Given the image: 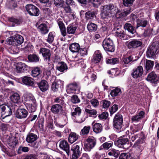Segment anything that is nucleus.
Here are the masks:
<instances>
[{
  "label": "nucleus",
  "instance_id": "obj_1",
  "mask_svg": "<svg viewBox=\"0 0 159 159\" xmlns=\"http://www.w3.org/2000/svg\"><path fill=\"white\" fill-rule=\"evenodd\" d=\"M131 9L121 12L116 6L112 3H109L102 7L101 10V16L103 18H107L111 16L115 15L117 18L124 17L129 14L131 12Z\"/></svg>",
  "mask_w": 159,
  "mask_h": 159
},
{
  "label": "nucleus",
  "instance_id": "obj_2",
  "mask_svg": "<svg viewBox=\"0 0 159 159\" xmlns=\"http://www.w3.org/2000/svg\"><path fill=\"white\" fill-rule=\"evenodd\" d=\"M23 37L19 34H16L14 36L10 37L7 39V44L14 46L21 45L24 42Z\"/></svg>",
  "mask_w": 159,
  "mask_h": 159
},
{
  "label": "nucleus",
  "instance_id": "obj_3",
  "mask_svg": "<svg viewBox=\"0 0 159 159\" xmlns=\"http://www.w3.org/2000/svg\"><path fill=\"white\" fill-rule=\"evenodd\" d=\"M123 118L122 115L117 113L113 119V126L116 129L117 131L120 132L123 130L122 128Z\"/></svg>",
  "mask_w": 159,
  "mask_h": 159
},
{
  "label": "nucleus",
  "instance_id": "obj_4",
  "mask_svg": "<svg viewBox=\"0 0 159 159\" xmlns=\"http://www.w3.org/2000/svg\"><path fill=\"white\" fill-rule=\"evenodd\" d=\"M159 52V44L153 43L148 47L146 52V56L148 57H152Z\"/></svg>",
  "mask_w": 159,
  "mask_h": 159
},
{
  "label": "nucleus",
  "instance_id": "obj_5",
  "mask_svg": "<svg viewBox=\"0 0 159 159\" xmlns=\"http://www.w3.org/2000/svg\"><path fill=\"white\" fill-rule=\"evenodd\" d=\"M96 142V138L92 136H89L84 144V150L86 151H90L95 146Z\"/></svg>",
  "mask_w": 159,
  "mask_h": 159
},
{
  "label": "nucleus",
  "instance_id": "obj_6",
  "mask_svg": "<svg viewBox=\"0 0 159 159\" xmlns=\"http://www.w3.org/2000/svg\"><path fill=\"white\" fill-rule=\"evenodd\" d=\"M102 46L106 51L114 52L115 46L112 40L109 38L105 39L102 42Z\"/></svg>",
  "mask_w": 159,
  "mask_h": 159
},
{
  "label": "nucleus",
  "instance_id": "obj_7",
  "mask_svg": "<svg viewBox=\"0 0 159 159\" xmlns=\"http://www.w3.org/2000/svg\"><path fill=\"white\" fill-rule=\"evenodd\" d=\"M96 78V73H92L91 69H89L87 71V75L84 78L83 81L85 84L89 85V84L94 82Z\"/></svg>",
  "mask_w": 159,
  "mask_h": 159
},
{
  "label": "nucleus",
  "instance_id": "obj_8",
  "mask_svg": "<svg viewBox=\"0 0 159 159\" xmlns=\"http://www.w3.org/2000/svg\"><path fill=\"white\" fill-rule=\"evenodd\" d=\"M37 139V136L36 134L33 133H30L28 134L26 138V141L30 143L29 145L35 148H38L37 143L35 141Z\"/></svg>",
  "mask_w": 159,
  "mask_h": 159
},
{
  "label": "nucleus",
  "instance_id": "obj_9",
  "mask_svg": "<svg viewBox=\"0 0 159 159\" xmlns=\"http://www.w3.org/2000/svg\"><path fill=\"white\" fill-rule=\"evenodd\" d=\"M26 9L29 14L31 16H38L39 14V9L34 5L29 4L26 6Z\"/></svg>",
  "mask_w": 159,
  "mask_h": 159
},
{
  "label": "nucleus",
  "instance_id": "obj_10",
  "mask_svg": "<svg viewBox=\"0 0 159 159\" xmlns=\"http://www.w3.org/2000/svg\"><path fill=\"white\" fill-rule=\"evenodd\" d=\"M56 76L52 75L51 80V81H54L51 86L52 90L54 92H56L58 91V89L61 87V84H62L63 83V82L60 80H56Z\"/></svg>",
  "mask_w": 159,
  "mask_h": 159
},
{
  "label": "nucleus",
  "instance_id": "obj_11",
  "mask_svg": "<svg viewBox=\"0 0 159 159\" xmlns=\"http://www.w3.org/2000/svg\"><path fill=\"white\" fill-rule=\"evenodd\" d=\"M129 142L128 139L120 138L115 143V144L119 148L126 149L127 145H129Z\"/></svg>",
  "mask_w": 159,
  "mask_h": 159
},
{
  "label": "nucleus",
  "instance_id": "obj_12",
  "mask_svg": "<svg viewBox=\"0 0 159 159\" xmlns=\"http://www.w3.org/2000/svg\"><path fill=\"white\" fill-rule=\"evenodd\" d=\"M127 46L128 48L133 49L139 47H142L143 43L141 41L139 40L134 39L129 42Z\"/></svg>",
  "mask_w": 159,
  "mask_h": 159
},
{
  "label": "nucleus",
  "instance_id": "obj_13",
  "mask_svg": "<svg viewBox=\"0 0 159 159\" xmlns=\"http://www.w3.org/2000/svg\"><path fill=\"white\" fill-rule=\"evenodd\" d=\"M79 89V84L75 82L71 83L68 85L66 91L68 94L74 93L76 90Z\"/></svg>",
  "mask_w": 159,
  "mask_h": 159
},
{
  "label": "nucleus",
  "instance_id": "obj_14",
  "mask_svg": "<svg viewBox=\"0 0 159 159\" xmlns=\"http://www.w3.org/2000/svg\"><path fill=\"white\" fill-rule=\"evenodd\" d=\"M28 114V111L24 108H19L16 113V117L18 119L26 118Z\"/></svg>",
  "mask_w": 159,
  "mask_h": 159
},
{
  "label": "nucleus",
  "instance_id": "obj_15",
  "mask_svg": "<svg viewBox=\"0 0 159 159\" xmlns=\"http://www.w3.org/2000/svg\"><path fill=\"white\" fill-rule=\"evenodd\" d=\"M143 73V70L142 66H139L136 68L134 69L132 76L134 78H137L141 77Z\"/></svg>",
  "mask_w": 159,
  "mask_h": 159
},
{
  "label": "nucleus",
  "instance_id": "obj_16",
  "mask_svg": "<svg viewBox=\"0 0 159 159\" xmlns=\"http://www.w3.org/2000/svg\"><path fill=\"white\" fill-rule=\"evenodd\" d=\"M28 67L25 63L19 62L16 65V71L18 73H23L27 70Z\"/></svg>",
  "mask_w": 159,
  "mask_h": 159
},
{
  "label": "nucleus",
  "instance_id": "obj_17",
  "mask_svg": "<svg viewBox=\"0 0 159 159\" xmlns=\"http://www.w3.org/2000/svg\"><path fill=\"white\" fill-rule=\"evenodd\" d=\"M39 54H41L44 60H49L51 55L50 50L45 48H42L39 50Z\"/></svg>",
  "mask_w": 159,
  "mask_h": 159
},
{
  "label": "nucleus",
  "instance_id": "obj_18",
  "mask_svg": "<svg viewBox=\"0 0 159 159\" xmlns=\"http://www.w3.org/2000/svg\"><path fill=\"white\" fill-rule=\"evenodd\" d=\"M51 111L53 114L58 115L63 113L62 112L63 108L59 104L52 105V106Z\"/></svg>",
  "mask_w": 159,
  "mask_h": 159
},
{
  "label": "nucleus",
  "instance_id": "obj_19",
  "mask_svg": "<svg viewBox=\"0 0 159 159\" xmlns=\"http://www.w3.org/2000/svg\"><path fill=\"white\" fill-rule=\"evenodd\" d=\"M80 147L76 144L73 145L71 148V150L72 152V156L74 158H78L80 156L81 152L80 150Z\"/></svg>",
  "mask_w": 159,
  "mask_h": 159
},
{
  "label": "nucleus",
  "instance_id": "obj_20",
  "mask_svg": "<svg viewBox=\"0 0 159 159\" xmlns=\"http://www.w3.org/2000/svg\"><path fill=\"white\" fill-rule=\"evenodd\" d=\"M60 148L65 151L68 156L70 154V146L67 142L66 140H62L59 143Z\"/></svg>",
  "mask_w": 159,
  "mask_h": 159
},
{
  "label": "nucleus",
  "instance_id": "obj_21",
  "mask_svg": "<svg viewBox=\"0 0 159 159\" xmlns=\"http://www.w3.org/2000/svg\"><path fill=\"white\" fill-rule=\"evenodd\" d=\"M146 80L152 83L156 84L158 81L159 78L155 73L152 71L148 74Z\"/></svg>",
  "mask_w": 159,
  "mask_h": 159
},
{
  "label": "nucleus",
  "instance_id": "obj_22",
  "mask_svg": "<svg viewBox=\"0 0 159 159\" xmlns=\"http://www.w3.org/2000/svg\"><path fill=\"white\" fill-rule=\"evenodd\" d=\"M102 59V55L100 52L97 51L93 55L91 61L94 63H97L100 61Z\"/></svg>",
  "mask_w": 159,
  "mask_h": 159
},
{
  "label": "nucleus",
  "instance_id": "obj_23",
  "mask_svg": "<svg viewBox=\"0 0 159 159\" xmlns=\"http://www.w3.org/2000/svg\"><path fill=\"white\" fill-rule=\"evenodd\" d=\"M8 20L13 23V26L15 25H20L23 22V19L21 17L19 16H14L8 18Z\"/></svg>",
  "mask_w": 159,
  "mask_h": 159
},
{
  "label": "nucleus",
  "instance_id": "obj_24",
  "mask_svg": "<svg viewBox=\"0 0 159 159\" xmlns=\"http://www.w3.org/2000/svg\"><path fill=\"white\" fill-rule=\"evenodd\" d=\"M38 84L40 90L43 92L46 91L49 88L48 82L44 80H42Z\"/></svg>",
  "mask_w": 159,
  "mask_h": 159
},
{
  "label": "nucleus",
  "instance_id": "obj_25",
  "mask_svg": "<svg viewBox=\"0 0 159 159\" xmlns=\"http://www.w3.org/2000/svg\"><path fill=\"white\" fill-rule=\"evenodd\" d=\"M22 82L25 85L34 87V82L33 79L30 77L25 76L22 78Z\"/></svg>",
  "mask_w": 159,
  "mask_h": 159
},
{
  "label": "nucleus",
  "instance_id": "obj_26",
  "mask_svg": "<svg viewBox=\"0 0 159 159\" xmlns=\"http://www.w3.org/2000/svg\"><path fill=\"white\" fill-rule=\"evenodd\" d=\"M57 22L60 29L61 35L63 37L65 36L66 35V32L64 24L61 19H58Z\"/></svg>",
  "mask_w": 159,
  "mask_h": 159
},
{
  "label": "nucleus",
  "instance_id": "obj_27",
  "mask_svg": "<svg viewBox=\"0 0 159 159\" xmlns=\"http://www.w3.org/2000/svg\"><path fill=\"white\" fill-rule=\"evenodd\" d=\"M145 114L144 111H141L139 113L136 115L132 116L131 119L132 122H139L141 119L144 117Z\"/></svg>",
  "mask_w": 159,
  "mask_h": 159
},
{
  "label": "nucleus",
  "instance_id": "obj_28",
  "mask_svg": "<svg viewBox=\"0 0 159 159\" xmlns=\"http://www.w3.org/2000/svg\"><path fill=\"white\" fill-rule=\"evenodd\" d=\"M25 100L27 102L31 103L36 102V100L34 96L30 93H26L23 95Z\"/></svg>",
  "mask_w": 159,
  "mask_h": 159
},
{
  "label": "nucleus",
  "instance_id": "obj_29",
  "mask_svg": "<svg viewBox=\"0 0 159 159\" xmlns=\"http://www.w3.org/2000/svg\"><path fill=\"white\" fill-rule=\"evenodd\" d=\"M143 139H138L137 141L134 144L133 147L139 149L141 151L143 149L144 146Z\"/></svg>",
  "mask_w": 159,
  "mask_h": 159
},
{
  "label": "nucleus",
  "instance_id": "obj_30",
  "mask_svg": "<svg viewBox=\"0 0 159 159\" xmlns=\"http://www.w3.org/2000/svg\"><path fill=\"white\" fill-rule=\"evenodd\" d=\"M38 28L41 33L43 35L47 34L49 30V27H48L46 24L43 23L39 25Z\"/></svg>",
  "mask_w": 159,
  "mask_h": 159
},
{
  "label": "nucleus",
  "instance_id": "obj_31",
  "mask_svg": "<svg viewBox=\"0 0 159 159\" xmlns=\"http://www.w3.org/2000/svg\"><path fill=\"white\" fill-rule=\"evenodd\" d=\"M56 69L61 72H63L65 71H66L68 67L66 64L63 61L59 62L56 66Z\"/></svg>",
  "mask_w": 159,
  "mask_h": 159
},
{
  "label": "nucleus",
  "instance_id": "obj_32",
  "mask_svg": "<svg viewBox=\"0 0 159 159\" xmlns=\"http://www.w3.org/2000/svg\"><path fill=\"white\" fill-rule=\"evenodd\" d=\"M154 65V61L146 59L145 62V68L146 72H148L152 69Z\"/></svg>",
  "mask_w": 159,
  "mask_h": 159
},
{
  "label": "nucleus",
  "instance_id": "obj_33",
  "mask_svg": "<svg viewBox=\"0 0 159 159\" xmlns=\"http://www.w3.org/2000/svg\"><path fill=\"white\" fill-rule=\"evenodd\" d=\"M80 48L79 44L76 43L71 44L69 46L70 50L73 53L78 52Z\"/></svg>",
  "mask_w": 159,
  "mask_h": 159
},
{
  "label": "nucleus",
  "instance_id": "obj_34",
  "mask_svg": "<svg viewBox=\"0 0 159 159\" xmlns=\"http://www.w3.org/2000/svg\"><path fill=\"white\" fill-rule=\"evenodd\" d=\"M79 2L82 4H86L87 2H91L97 6L100 5L103 0H77Z\"/></svg>",
  "mask_w": 159,
  "mask_h": 159
},
{
  "label": "nucleus",
  "instance_id": "obj_35",
  "mask_svg": "<svg viewBox=\"0 0 159 159\" xmlns=\"http://www.w3.org/2000/svg\"><path fill=\"white\" fill-rule=\"evenodd\" d=\"M36 102L26 103L25 106L28 110L30 112H34L35 111L37 108Z\"/></svg>",
  "mask_w": 159,
  "mask_h": 159
},
{
  "label": "nucleus",
  "instance_id": "obj_36",
  "mask_svg": "<svg viewBox=\"0 0 159 159\" xmlns=\"http://www.w3.org/2000/svg\"><path fill=\"white\" fill-rule=\"evenodd\" d=\"M79 135L74 132L71 133L69 135L68 141L71 143H72L78 139Z\"/></svg>",
  "mask_w": 159,
  "mask_h": 159
},
{
  "label": "nucleus",
  "instance_id": "obj_37",
  "mask_svg": "<svg viewBox=\"0 0 159 159\" xmlns=\"http://www.w3.org/2000/svg\"><path fill=\"white\" fill-rule=\"evenodd\" d=\"M97 27V26L96 24L90 22H89L87 26L88 30L91 32L96 31Z\"/></svg>",
  "mask_w": 159,
  "mask_h": 159
},
{
  "label": "nucleus",
  "instance_id": "obj_38",
  "mask_svg": "<svg viewBox=\"0 0 159 159\" xmlns=\"http://www.w3.org/2000/svg\"><path fill=\"white\" fill-rule=\"evenodd\" d=\"M93 129L94 132L96 133H98L102 131V127L101 124L96 123L93 125Z\"/></svg>",
  "mask_w": 159,
  "mask_h": 159
},
{
  "label": "nucleus",
  "instance_id": "obj_39",
  "mask_svg": "<svg viewBox=\"0 0 159 159\" xmlns=\"http://www.w3.org/2000/svg\"><path fill=\"white\" fill-rule=\"evenodd\" d=\"M131 133L132 135L130 139L132 142H134V140L137 139H140L144 138L143 134L142 132H141L136 134L134 135H132V132H131Z\"/></svg>",
  "mask_w": 159,
  "mask_h": 159
},
{
  "label": "nucleus",
  "instance_id": "obj_40",
  "mask_svg": "<svg viewBox=\"0 0 159 159\" xmlns=\"http://www.w3.org/2000/svg\"><path fill=\"white\" fill-rule=\"evenodd\" d=\"M121 93V89L120 88L116 87L111 91L110 94L112 97H115L119 95Z\"/></svg>",
  "mask_w": 159,
  "mask_h": 159
},
{
  "label": "nucleus",
  "instance_id": "obj_41",
  "mask_svg": "<svg viewBox=\"0 0 159 159\" xmlns=\"http://www.w3.org/2000/svg\"><path fill=\"white\" fill-rule=\"evenodd\" d=\"M148 23L147 20L144 19H139L137 21L136 28H138L139 27H146Z\"/></svg>",
  "mask_w": 159,
  "mask_h": 159
},
{
  "label": "nucleus",
  "instance_id": "obj_42",
  "mask_svg": "<svg viewBox=\"0 0 159 159\" xmlns=\"http://www.w3.org/2000/svg\"><path fill=\"white\" fill-rule=\"evenodd\" d=\"M91 127L89 125L85 126L81 129L80 132V134L81 136L88 135L90 131Z\"/></svg>",
  "mask_w": 159,
  "mask_h": 159
},
{
  "label": "nucleus",
  "instance_id": "obj_43",
  "mask_svg": "<svg viewBox=\"0 0 159 159\" xmlns=\"http://www.w3.org/2000/svg\"><path fill=\"white\" fill-rule=\"evenodd\" d=\"M11 99L13 103H17L20 102V97L18 93H15L11 97Z\"/></svg>",
  "mask_w": 159,
  "mask_h": 159
},
{
  "label": "nucleus",
  "instance_id": "obj_44",
  "mask_svg": "<svg viewBox=\"0 0 159 159\" xmlns=\"http://www.w3.org/2000/svg\"><path fill=\"white\" fill-rule=\"evenodd\" d=\"M77 29L76 26H74L70 25H69L66 28L67 33L69 34H74Z\"/></svg>",
  "mask_w": 159,
  "mask_h": 159
},
{
  "label": "nucleus",
  "instance_id": "obj_45",
  "mask_svg": "<svg viewBox=\"0 0 159 159\" xmlns=\"http://www.w3.org/2000/svg\"><path fill=\"white\" fill-rule=\"evenodd\" d=\"M55 35L54 32H50L48 34L47 39H46V41L49 44L52 43L53 42Z\"/></svg>",
  "mask_w": 159,
  "mask_h": 159
},
{
  "label": "nucleus",
  "instance_id": "obj_46",
  "mask_svg": "<svg viewBox=\"0 0 159 159\" xmlns=\"http://www.w3.org/2000/svg\"><path fill=\"white\" fill-rule=\"evenodd\" d=\"M29 61L30 62H37L39 61V57L35 54L29 55L28 57Z\"/></svg>",
  "mask_w": 159,
  "mask_h": 159
},
{
  "label": "nucleus",
  "instance_id": "obj_47",
  "mask_svg": "<svg viewBox=\"0 0 159 159\" xmlns=\"http://www.w3.org/2000/svg\"><path fill=\"white\" fill-rule=\"evenodd\" d=\"M113 145V142L110 141L103 143L101 146L102 149L107 150Z\"/></svg>",
  "mask_w": 159,
  "mask_h": 159
},
{
  "label": "nucleus",
  "instance_id": "obj_48",
  "mask_svg": "<svg viewBox=\"0 0 159 159\" xmlns=\"http://www.w3.org/2000/svg\"><path fill=\"white\" fill-rule=\"evenodd\" d=\"M42 71L38 67H34L31 71V75L34 77H36L40 75Z\"/></svg>",
  "mask_w": 159,
  "mask_h": 159
},
{
  "label": "nucleus",
  "instance_id": "obj_49",
  "mask_svg": "<svg viewBox=\"0 0 159 159\" xmlns=\"http://www.w3.org/2000/svg\"><path fill=\"white\" fill-rule=\"evenodd\" d=\"M124 28L125 30H127L130 33L133 34L134 32V27L129 23H125L124 26Z\"/></svg>",
  "mask_w": 159,
  "mask_h": 159
},
{
  "label": "nucleus",
  "instance_id": "obj_50",
  "mask_svg": "<svg viewBox=\"0 0 159 159\" xmlns=\"http://www.w3.org/2000/svg\"><path fill=\"white\" fill-rule=\"evenodd\" d=\"M81 112V110L79 107H77L75 108L74 111L71 112V116L72 118L73 117H75V116H79Z\"/></svg>",
  "mask_w": 159,
  "mask_h": 159
},
{
  "label": "nucleus",
  "instance_id": "obj_51",
  "mask_svg": "<svg viewBox=\"0 0 159 159\" xmlns=\"http://www.w3.org/2000/svg\"><path fill=\"white\" fill-rule=\"evenodd\" d=\"M106 62L107 64L114 65L118 63L119 59L116 58H107L106 59Z\"/></svg>",
  "mask_w": 159,
  "mask_h": 159
},
{
  "label": "nucleus",
  "instance_id": "obj_52",
  "mask_svg": "<svg viewBox=\"0 0 159 159\" xmlns=\"http://www.w3.org/2000/svg\"><path fill=\"white\" fill-rule=\"evenodd\" d=\"M85 112L87 113L89 116H95L96 117L97 114V111L95 109H85Z\"/></svg>",
  "mask_w": 159,
  "mask_h": 159
},
{
  "label": "nucleus",
  "instance_id": "obj_53",
  "mask_svg": "<svg viewBox=\"0 0 159 159\" xmlns=\"http://www.w3.org/2000/svg\"><path fill=\"white\" fill-rule=\"evenodd\" d=\"M87 102H90L92 106L95 108L97 107L99 104V101L96 98H93L90 101L86 100Z\"/></svg>",
  "mask_w": 159,
  "mask_h": 159
},
{
  "label": "nucleus",
  "instance_id": "obj_54",
  "mask_svg": "<svg viewBox=\"0 0 159 159\" xmlns=\"http://www.w3.org/2000/svg\"><path fill=\"white\" fill-rule=\"evenodd\" d=\"M135 0H123V4L125 7H129L128 10H129L130 7L132 6Z\"/></svg>",
  "mask_w": 159,
  "mask_h": 159
},
{
  "label": "nucleus",
  "instance_id": "obj_55",
  "mask_svg": "<svg viewBox=\"0 0 159 159\" xmlns=\"http://www.w3.org/2000/svg\"><path fill=\"white\" fill-rule=\"evenodd\" d=\"M120 153L119 151L115 150L114 149H112L108 153V155L110 156H112L115 157H117Z\"/></svg>",
  "mask_w": 159,
  "mask_h": 159
},
{
  "label": "nucleus",
  "instance_id": "obj_56",
  "mask_svg": "<svg viewBox=\"0 0 159 159\" xmlns=\"http://www.w3.org/2000/svg\"><path fill=\"white\" fill-rule=\"evenodd\" d=\"M86 18L87 19H93L96 17L94 12L88 11L85 14Z\"/></svg>",
  "mask_w": 159,
  "mask_h": 159
},
{
  "label": "nucleus",
  "instance_id": "obj_57",
  "mask_svg": "<svg viewBox=\"0 0 159 159\" xmlns=\"http://www.w3.org/2000/svg\"><path fill=\"white\" fill-rule=\"evenodd\" d=\"M67 119V116L66 117V119L64 120V123H63L62 124H58L57 122V120L56 118H54V122L55 125L57 126V127L62 128H63L65 125H66L67 123V120H66Z\"/></svg>",
  "mask_w": 159,
  "mask_h": 159
},
{
  "label": "nucleus",
  "instance_id": "obj_58",
  "mask_svg": "<svg viewBox=\"0 0 159 159\" xmlns=\"http://www.w3.org/2000/svg\"><path fill=\"white\" fill-rule=\"evenodd\" d=\"M70 101L74 104L79 103L80 102V99L76 95L72 96L71 98Z\"/></svg>",
  "mask_w": 159,
  "mask_h": 159
},
{
  "label": "nucleus",
  "instance_id": "obj_59",
  "mask_svg": "<svg viewBox=\"0 0 159 159\" xmlns=\"http://www.w3.org/2000/svg\"><path fill=\"white\" fill-rule=\"evenodd\" d=\"M17 7V3L14 1L11 0L10 1L8 5V8L11 9H14Z\"/></svg>",
  "mask_w": 159,
  "mask_h": 159
},
{
  "label": "nucleus",
  "instance_id": "obj_60",
  "mask_svg": "<svg viewBox=\"0 0 159 159\" xmlns=\"http://www.w3.org/2000/svg\"><path fill=\"white\" fill-rule=\"evenodd\" d=\"M122 59L124 64H127L133 61V57L132 56H130L128 57L122 58Z\"/></svg>",
  "mask_w": 159,
  "mask_h": 159
},
{
  "label": "nucleus",
  "instance_id": "obj_61",
  "mask_svg": "<svg viewBox=\"0 0 159 159\" xmlns=\"http://www.w3.org/2000/svg\"><path fill=\"white\" fill-rule=\"evenodd\" d=\"M54 3L57 7H63L64 4L63 0H54Z\"/></svg>",
  "mask_w": 159,
  "mask_h": 159
},
{
  "label": "nucleus",
  "instance_id": "obj_62",
  "mask_svg": "<svg viewBox=\"0 0 159 159\" xmlns=\"http://www.w3.org/2000/svg\"><path fill=\"white\" fill-rule=\"evenodd\" d=\"M130 156V154L129 153H122L120 155L119 159H129Z\"/></svg>",
  "mask_w": 159,
  "mask_h": 159
},
{
  "label": "nucleus",
  "instance_id": "obj_63",
  "mask_svg": "<svg viewBox=\"0 0 159 159\" xmlns=\"http://www.w3.org/2000/svg\"><path fill=\"white\" fill-rule=\"evenodd\" d=\"M46 129L49 131L53 130L54 127L53 123L51 122H48L46 126Z\"/></svg>",
  "mask_w": 159,
  "mask_h": 159
},
{
  "label": "nucleus",
  "instance_id": "obj_64",
  "mask_svg": "<svg viewBox=\"0 0 159 159\" xmlns=\"http://www.w3.org/2000/svg\"><path fill=\"white\" fill-rule=\"evenodd\" d=\"M9 50H10V52L13 54H16L18 52V48L17 46L12 45L9 48Z\"/></svg>",
  "mask_w": 159,
  "mask_h": 159
}]
</instances>
